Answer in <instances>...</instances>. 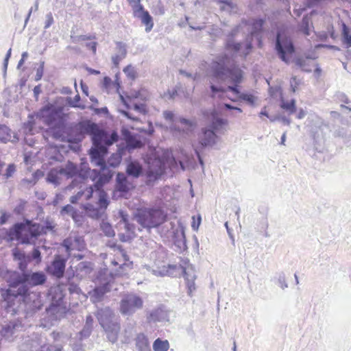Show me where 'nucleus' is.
Returning <instances> with one entry per match:
<instances>
[{
    "mask_svg": "<svg viewBox=\"0 0 351 351\" xmlns=\"http://www.w3.org/2000/svg\"><path fill=\"white\" fill-rule=\"evenodd\" d=\"M169 344L167 340H162L160 338L156 339L153 343L154 351H167L169 349Z\"/></svg>",
    "mask_w": 351,
    "mask_h": 351,
    "instance_id": "58836bf2",
    "label": "nucleus"
},
{
    "mask_svg": "<svg viewBox=\"0 0 351 351\" xmlns=\"http://www.w3.org/2000/svg\"><path fill=\"white\" fill-rule=\"evenodd\" d=\"M126 173L128 176L138 178L142 173L141 165L135 160L129 161L126 167Z\"/></svg>",
    "mask_w": 351,
    "mask_h": 351,
    "instance_id": "cd10ccee",
    "label": "nucleus"
},
{
    "mask_svg": "<svg viewBox=\"0 0 351 351\" xmlns=\"http://www.w3.org/2000/svg\"><path fill=\"white\" fill-rule=\"evenodd\" d=\"M21 327V324L19 321L12 320L3 325L1 328V335L7 338L12 337L19 328Z\"/></svg>",
    "mask_w": 351,
    "mask_h": 351,
    "instance_id": "5701e85b",
    "label": "nucleus"
},
{
    "mask_svg": "<svg viewBox=\"0 0 351 351\" xmlns=\"http://www.w3.org/2000/svg\"><path fill=\"white\" fill-rule=\"evenodd\" d=\"M143 306V298L134 293L124 294L120 301V312L123 315L131 316Z\"/></svg>",
    "mask_w": 351,
    "mask_h": 351,
    "instance_id": "6e6552de",
    "label": "nucleus"
},
{
    "mask_svg": "<svg viewBox=\"0 0 351 351\" xmlns=\"http://www.w3.org/2000/svg\"><path fill=\"white\" fill-rule=\"evenodd\" d=\"M117 49L118 50V53L121 57H126L128 51L126 48V45L122 42H117Z\"/></svg>",
    "mask_w": 351,
    "mask_h": 351,
    "instance_id": "4d7b16f0",
    "label": "nucleus"
},
{
    "mask_svg": "<svg viewBox=\"0 0 351 351\" xmlns=\"http://www.w3.org/2000/svg\"><path fill=\"white\" fill-rule=\"evenodd\" d=\"M116 190L122 193H127L130 191L129 182L123 173H118L116 176Z\"/></svg>",
    "mask_w": 351,
    "mask_h": 351,
    "instance_id": "393cba45",
    "label": "nucleus"
},
{
    "mask_svg": "<svg viewBox=\"0 0 351 351\" xmlns=\"http://www.w3.org/2000/svg\"><path fill=\"white\" fill-rule=\"evenodd\" d=\"M93 269V263L90 261H82L75 267L76 276L83 278L90 274Z\"/></svg>",
    "mask_w": 351,
    "mask_h": 351,
    "instance_id": "b1692460",
    "label": "nucleus"
},
{
    "mask_svg": "<svg viewBox=\"0 0 351 351\" xmlns=\"http://www.w3.org/2000/svg\"><path fill=\"white\" fill-rule=\"evenodd\" d=\"M100 228L106 237H113L115 235L114 230L110 223L103 221L100 224Z\"/></svg>",
    "mask_w": 351,
    "mask_h": 351,
    "instance_id": "c03bdc74",
    "label": "nucleus"
},
{
    "mask_svg": "<svg viewBox=\"0 0 351 351\" xmlns=\"http://www.w3.org/2000/svg\"><path fill=\"white\" fill-rule=\"evenodd\" d=\"M71 218L77 225H82L83 223V215L78 210L76 211V214H74Z\"/></svg>",
    "mask_w": 351,
    "mask_h": 351,
    "instance_id": "774afa93",
    "label": "nucleus"
},
{
    "mask_svg": "<svg viewBox=\"0 0 351 351\" xmlns=\"http://www.w3.org/2000/svg\"><path fill=\"white\" fill-rule=\"evenodd\" d=\"M122 156L119 153L112 154L106 162L108 167L116 168L121 163Z\"/></svg>",
    "mask_w": 351,
    "mask_h": 351,
    "instance_id": "79ce46f5",
    "label": "nucleus"
},
{
    "mask_svg": "<svg viewBox=\"0 0 351 351\" xmlns=\"http://www.w3.org/2000/svg\"><path fill=\"white\" fill-rule=\"evenodd\" d=\"M219 3L223 5L221 7L222 10H226V7L229 10L234 8V4L230 0H219Z\"/></svg>",
    "mask_w": 351,
    "mask_h": 351,
    "instance_id": "338daca9",
    "label": "nucleus"
},
{
    "mask_svg": "<svg viewBox=\"0 0 351 351\" xmlns=\"http://www.w3.org/2000/svg\"><path fill=\"white\" fill-rule=\"evenodd\" d=\"M44 66H45V62L44 61L40 62L39 66L36 69V74L35 76L36 81H39L42 79V77H43V73H44Z\"/></svg>",
    "mask_w": 351,
    "mask_h": 351,
    "instance_id": "e2e57ef3",
    "label": "nucleus"
},
{
    "mask_svg": "<svg viewBox=\"0 0 351 351\" xmlns=\"http://www.w3.org/2000/svg\"><path fill=\"white\" fill-rule=\"evenodd\" d=\"M228 122L226 119L219 117L215 110L211 113V120L207 125L208 128L214 130L217 133L224 125H228Z\"/></svg>",
    "mask_w": 351,
    "mask_h": 351,
    "instance_id": "aec40b11",
    "label": "nucleus"
},
{
    "mask_svg": "<svg viewBox=\"0 0 351 351\" xmlns=\"http://www.w3.org/2000/svg\"><path fill=\"white\" fill-rule=\"evenodd\" d=\"M10 288L3 291L1 297L5 303L4 307L6 311L14 315L19 311L18 308L21 303L25 302L27 297H23L19 293V287L16 291L12 290Z\"/></svg>",
    "mask_w": 351,
    "mask_h": 351,
    "instance_id": "1a4fd4ad",
    "label": "nucleus"
},
{
    "mask_svg": "<svg viewBox=\"0 0 351 351\" xmlns=\"http://www.w3.org/2000/svg\"><path fill=\"white\" fill-rule=\"evenodd\" d=\"M101 130L97 123L86 119L65 125L60 131L63 141L80 143L86 135L90 136L92 139L93 135Z\"/></svg>",
    "mask_w": 351,
    "mask_h": 351,
    "instance_id": "20e7f679",
    "label": "nucleus"
},
{
    "mask_svg": "<svg viewBox=\"0 0 351 351\" xmlns=\"http://www.w3.org/2000/svg\"><path fill=\"white\" fill-rule=\"evenodd\" d=\"M239 99L242 100V101H245L250 105H254V104L255 103L254 96L252 95V94H249V93H243V94L241 95Z\"/></svg>",
    "mask_w": 351,
    "mask_h": 351,
    "instance_id": "13d9d810",
    "label": "nucleus"
},
{
    "mask_svg": "<svg viewBox=\"0 0 351 351\" xmlns=\"http://www.w3.org/2000/svg\"><path fill=\"white\" fill-rule=\"evenodd\" d=\"M113 315L112 311L109 307L105 308H100L97 311V319L99 322V318L106 319L108 321H112Z\"/></svg>",
    "mask_w": 351,
    "mask_h": 351,
    "instance_id": "a18cd8bd",
    "label": "nucleus"
},
{
    "mask_svg": "<svg viewBox=\"0 0 351 351\" xmlns=\"http://www.w3.org/2000/svg\"><path fill=\"white\" fill-rule=\"evenodd\" d=\"M123 72L125 73V74L126 75V76L128 78H130L132 80H134L136 78V76H137L136 71L131 64L126 66L123 69Z\"/></svg>",
    "mask_w": 351,
    "mask_h": 351,
    "instance_id": "603ef678",
    "label": "nucleus"
},
{
    "mask_svg": "<svg viewBox=\"0 0 351 351\" xmlns=\"http://www.w3.org/2000/svg\"><path fill=\"white\" fill-rule=\"evenodd\" d=\"M117 140L116 136H109L104 130L95 134L91 139L93 145L88 151L91 163L95 167L107 164L105 160L109 147Z\"/></svg>",
    "mask_w": 351,
    "mask_h": 351,
    "instance_id": "39448f33",
    "label": "nucleus"
},
{
    "mask_svg": "<svg viewBox=\"0 0 351 351\" xmlns=\"http://www.w3.org/2000/svg\"><path fill=\"white\" fill-rule=\"evenodd\" d=\"M11 138V130L5 124L0 123V142L5 143Z\"/></svg>",
    "mask_w": 351,
    "mask_h": 351,
    "instance_id": "4c0bfd02",
    "label": "nucleus"
},
{
    "mask_svg": "<svg viewBox=\"0 0 351 351\" xmlns=\"http://www.w3.org/2000/svg\"><path fill=\"white\" fill-rule=\"evenodd\" d=\"M66 261L67 259L63 256L55 255L51 264L46 268L47 272L57 279L62 278L65 273Z\"/></svg>",
    "mask_w": 351,
    "mask_h": 351,
    "instance_id": "f8f14e48",
    "label": "nucleus"
},
{
    "mask_svg": "<svg viewBox=\"0 0 351 351\" xmlns=\"http://www.w3.org/2000/svg\"><path fill=\"white\" fill-rule=\"evenodd\" d=\"M168 314L162 306L149 312L147 318L149 322H162L167 319Z\"/></svg>",
    "mask_w": 351,
    "mask_h": 351,
    "instance_id": "4be33fe9",
    "label": "nucleus"
},
{
    "mask_svg": "<svg viewBox=\"0 0 351 351\" xmlns=\"http://www.w3.org/2000/svg\"><path fill=\"white\" fill-rule=\"evenodd\" d=\"M310 22L311 17L306 14L302 17V21L299 25L300 31L306 36L310 35Z\"/></svg>",
    "mask_w": 351,
    "mask_h": 351,
    "instance_id": "e433bc0d",
    "label": "nucleus"
},
{
    "mask_svg": "<svg viewBox=\"0 0 351 351\" xmlns=\"http://www.w3.org/2000/svg\"><path fill=\"white\" fill-rule=\"evenodd\" d=\"M86 210L89 213L90 217L95 218V219H99L101 217V213L99 210L95 208L93 206L90 204H88L86 208Z\"/></svg>",
    "mask_w": 351,
    "mask_h": 351,
    "instance_id": "5fc2aeb1",
    "label": "nucleus"
},
{
    "mask_svg": "<svg viewBox=\"0 0 351 351\" xmlns=\"http://www.w3.org/2000/svg\"><path fill=\"white\" fill-rule=\"evenodd\" d=\"M99 324L104 328L110 341L114 343L117 340L120 330V325L115 322L108 321L106 319L99 318Z\"/></svg>",
    "mask_w": 351,
    "mask_h": 351,
    "instance_id": "2eb2a0df",
    "label": "nucleus"
},
{
    "mask_svg": "<svg viewBox=\"0 0 351 351\" xmlns=\"http://www.w3.org/2000/svg\"><path fill=\"white\" fill-rule=\"evenodd\" d=\"M245 23L252 26V30L248 35L250 37L253 38V36L263 34L264 32V25L265 23V20L264 19H252L251 22L245 21Z\"/></svg>",
    "mask_w": 351,
    "mask_h": 351,
    "instance_id": "6ab92c4d",
    "label": "nucleus"
},
{
    "mask_svg": "<svg viewBox=\"0 0 351 351\" xmlns=\"http://www.w3.org/2000/svg\"><path fill=\"white\" fill-rule=\"evenodd\" d=\"M210 93L209 97L212 99H215L218 97L219 99H222L223 95L226 93V89L220 85H216L213 82H210L209 84Z\"/></svg>",
    "mask_w": 351,
    "mask_h": 351,
    "instance_id": "7c9ffc66",
    "label": "nucleus"
},
{
    "mask_svg": "<svg viewBox=\"0 0 351 351\" xmlns=\"http://www.w3.org/2000/svg\"><path fill=\"white\" fill-rule=\"evenodd\" d=\"M27 201L23 199L19 200L18 204L14 208V213L16 215H21L25 210Z\"/></svg>",
    "mask_w": 351,
    "mask_h": 351,
    "instance_id": "6e6d98bb",
    "label": "nucleus"
},
{
    "mask_svg": "<svg viewBox=\"0 0 351 351\" xmlns=\"http://www.w3.org/2000/svg\"><path fill=\"white\" fill-rule=\"evenodd\" d=\"M5 235L10 241H16L21 244L32 245L40 235V224L25 219L14 223L6 231Z\"/></svg>",
    "mask_w": 351,
    "mask_h": 351,
    "instance_id": "7ed1b4c3",
    "label": "nucleus"
},
{
    "mask_svg": "<svg viewBox=\"0 0 351 351\" xmlns=\"http://www.w3.org/2000/svg\"><path fill=\"white\" fill-rule=\"evenodd\" d=\"M314 59H315V57L308 54L306 55L304 58L302 56H297L294 58L293 61L296 66L300 67L303 71L311 73L312 71V69L310 64V60Z\"/></svg>",
    "mask_w": 351,
    "mask_h": 351,
    "instance_id": "412c9836",
    "label": "nucleus"
},
{
    "mask_svg": "<svg viewBox=\"0 0 351 351\" xmlns=\"http://www.w3.org/2000/svg\"><path fill=\"white\" fill-rule=\"evenodd\" d=\"M55 228V226L53 221L46 219L44 221V224L43 226L40 225V232L41 234H46L48 231H53Z\"/></svg>",
    "mask_w": 351,
    "mask_h": 351,
    "instance_id": "de8ad7c7",
    "label": "nucleus"
},
{
    "mask_svg": "<svg viewBox=\"0 0 351 351\" xmlns=\"http://www.w3.org/2000/svg\"><path fill=\"white\" fill-rule=\"evenodd\" d=\"M218 138L217 134L214 130L207 126L202 128L201 134L198 137V143L200 149L203 150L207 147L214 146L217 143Z\"/></svg>",
    "mask_w": 351,
    "mask_h": 351,
    "instance_id": "4468645a",
    "label": "nucleus"
},
{
    "mask_svg": "<svg viewBox=\"0 0 351 351\" xmlns=\"http://www.w3.org/2000/svg\"><path fill=\"white\" fill-rule=\"evenodd\" d=\"M12 256L14 261L17 262V267L21 272L27 270V266L29 262L27 254L18 247L12 250Z\"/></svg>",
    "mask_w": 351,
    "mask_h": 351,
    "instance_id": "a211bd4d",
    "label": "nucleus"
},
{
    "mask_svg": "<svg viewBox=\"0 0 351 351\" xmlns=\"http://www.w3.org/2000/svg\"><path fill=\"white\" fill-rule=\"evenodd\" d=\"M277 279L276 284L282 289H285L288 287V284L286 280V276L285 274L283 271L279 272L276 274V277L275 278Z\"/></svg>",
    "mask_w": 351,
    "mask_h": 351,
    "instance_id": "49530a36",
    "label": "nucleus"
},
{
    "mask_svg": "<svg viewBox=\"0 0 351 351\" xmlns=\"http://www.w3.org/2000/svg\"><path fill=\"white\" fill-rule=\"evenodd\" d=\"M135 220L144 228H158L167 221V214L158 207L141 208L134 215Z\"/></svg>",
    "mask_w": 351,
    "mask_h": 351,
    "instance_id": "423d86ee",
    "label": "nucleus"
},
{
    "mask_svg": "<svg viewBox=\"0 0 351 351\" xmlns=\"http://www.w3.org/2000/svg\"><path fill=\"white\" fill-rule=\"evenodd\" d=\"M15 171H16L15 165L13 163L9 164L5 170L4 176L5 177L6 179H8L12 176V175L15 172Z\"/></svg>",
    "mask_w": 351,
    "mask_h": 351,
    "instance_id": "0e129e2a",
    "label": "nucleus"
},
{
    "mask_svg": "<svg viewBox=\"0 0 351 351\" xmlns=\"http://www.w3.org/2000/svg\"><path fill=\"white\" fill-rule=\"evenodd\" d=\"M211 78L218 82H225L229 80L232 85L227 86L228 90L237 95L238 98L243 94L240 91L239 84L243 79V71L234 63L232 62L228 54H222L213 60L210 64Z\"/></svg>",
    "mask_w": 351,
    "mask_h": 351,
    "instance_id": "f257e3e1",
    "label": "nucleus"
},
{
    "mask_svg": "<svg viewBox=\"0 0 351 351\" xmlns=\"http://www.w3.org/2000/svg\"><path fill=\"white\" fill-rule=\"evenodd\" d=\"M133 11L134 16L140 19L141 23L145 25V32H149L154 27V21L149 12L145 10L143 5H135Z\"/></svg>",
    "mask_w": 351,
    "mask_h": 351,
    "instance_id": "dca6fc26",
    "label": "nucleus"
},
{
    "mask_svg": "<svg viewBox=\"0 0 351 351\" xmlns=\"http://www.w3.org/2000/svg\"><path fill=\"white\" fill-rule=\"evenodd\" d=\"M136 346L139 351H151L149 339L143 333H140L136 338Z\"/></svg>",
    "mask_w": 351,
    "mask_h": 351,
    "instance_id": "2f4dec72",
    "label": "nucleus"
},
{
    "mask_svg": "<svg viewBox=\"0 0 351 351\" xmlns=\"http://www.w3.org/2000/svg\"><path fill=\"white\" fill-rule=\"evenodd\" d=\"M253 38L250 37V36H247L246 38V43L245 45L244 50L242 51V56L244 58H246L252 51V49L253 48Z\"/></svg>",
    "mask_w": 351,
    "mask_h": 351,
    "instance_id": "09e8293b",
    "label": "nucleus"
},
{
    "mask_svg": "<svg viewBox=\"0 0 351 351\" xmlns=\"http://www.w3.org/2000/svg\"><path fill=\"white\" fill-rule=\"evenodd\" d=\"M274 50L278 58L287 64L295 52V47L291 38L282 30H278L274 40Z\"/></svg>",
    "mask_w": 351,
    "mask_h": 351,
    "instance_id": "0eeeda50",
    "label": "nucleus"
},
{
    "mask_svg": "<svg viewBox=\"0 0 351 351\" xmlns=\"http://www.w3.org/2000/svg\"><path fill=\"white\" fill-rule=\"evenodd\" d=\"M166 164L161 158L154 159L148 166L146 176L149 181H156L165 173Z\"/></svg>",
    "mask_w": 351,
    "mask_h": 351,
    "instance_id": "ddd939ff",
    "label": "nucleus"
},
{
    "mask_svg": "<svg viewBox=\"0 0 351 351\" xmlns=\"http://www.w3.org/2000/svg\"><path fill=\"white\" fill-rule=\"evenodd\" d=\"M60 167L51 169L47 173V181L56 185L60 184Z\"/></svg>",
    "mask_w": 351,
    "mask_h": 351,
    "instance_id": "c9c22d12",
    "label": "nucleus"
},
{
    "mask_svg": "<svg viewBox=\"0 0 351 351\" xmlns=\"http://www.w3.org/2000/svg\"><path fill=\"white\" fill-rule=\"evenodd\" d=\"M110 291V281L104 282L101 285L95 287L92 291L88 292L90 301L97 304L101 302L104 295Z\"/></svg>",
    "mask_w": 351,
    "mask_h": 351,
    "instance_id": "f3484780",
    "label": "nucleus"
},
{
    "mask_svg": "<svg viewBox=\"0 0 351 351\" xmlns=\"http://www.w3.org/2000/svg\"><path fill=\"white\" fill-rule=\"evenodd\" d=\"M42 114L45 113V114H43V117L45 118V123L51 126L55 123L56 120V113L52 110L51 106H45L43 107L40 110Z\"/></svg>",
    "mask_w": 351,
    "mask_h": 351,
    "instance_id": "c85d7f7f",
    "label": "nucleus"
},
{
    "mask_svg": "<svg viewBox=\"0 0 351 351\" xmlns=\"http://www.w3.org/2000/svg\"><path fill=\"white\" fill-rule=\"evenodd\" d=\"M77 210L76 208H75L73 206H71V204H66V205L64 206L63 207H62L60 213L61 215H67L72 217V216L74 214H76Z\"/></svg>",
    "mask_w": 351,
    "mask_h": 351,
    "instance_id": "8fccbe9b",
    "label": "nucleus"
},
{
    "mask_svg": "<svg viewBox=\"0 0 351 351\" xmlns=\"http://www.w3.org/2000/svg\"><path fill=\"white\" fill-rule=\"evenodd\" d=\"M173 243L180 250L187 249L186 236L183 230L173 232Z\"/></svg>",
    "mask_w": 351,
    "mask_h": 351,
    "instance_id": "c756f323",
    "label": "nucleus"
},
{
    "mask_svg": "<svg viewBox=\"0 0 351 351\" xmlns=\"http://www.w3.org/2000/svg\"><path fill=\"white\" fill-rule=\"evenodd\" d=\"M90 168L86 163H81L79 167L76 164L69 161L65 167H60V175H64L67 178L77 177L82 180L86 179L90 174Z\"/></svg>",
    "mask_w": 351,
    "mask_h": 351,
    "instance_id": "9b49d317",
    "label": "nucleus"
},
{
    "mask_svg": "<svg viewBox=\"0 0 351 351\" xmlns=\"http://www.w3.org/2000/svg\"><path fill=\"white\" fill-rule=\"evenodd\" d=\"M133 109L141 114H146L147 110H146V106L144 104H134L133 105Z\"/></svg>",
    "mask_w": 351,
    "mask_h": 351,
    "instance_id": "69168bd1",
    "label": "nucleus"
},
{
    "mask_svg": "<svg viewBox=\"0 0 351 351\" xmlns=\"http://www.w3.org/2000/svg\"><path fill=\"white\" fill-rule=\"evenodd\" d=\"M342 42L346 45V48H349L351 47V34L350 32L349 28L343 25L342 28Z\"/></svg>",
    "mask_w": 351,
    "mask_h": 351,
    "instance_id": "37998d69",
    "label": "nucleus"
},
{
    "mask_svg": "<svg viewBox=\"0 0 351 351\" xmlns=\"http://www.w3.org/2000/svg\"><path fill=\"white\" fill-rule=\"evenodd\" d=\"M280 106L282 109L287 112L289 114H293L297 110L296 101L294 99H292L290 101H286L284 99H281Z\"/></svg>",
    "mask_w": 351,
    "mask_h": 351,
    "instance_id": "f704fd0d",
    "label": "nucleus"
},
{
    "mask_svg": "<svg viewBox=\"0 0 351 351\" xmlns=\"http://www.w3.org/2000/svg\"><path fill=\"white\" fill-rule=\"evenodd\" d=\"M242 45L243 43L241 42H237L235 40H231L230 38H226L224 40V47L232 56L239 53L242 48Z\"/></svg>",
    "mask_w": 351,
    "mask_h": 351,
    "instance_id": "bb28decb",
    "label": "nucleus"
},
{
    "mask_svg": "<svg viewBox=\"0 0 351 351\" xmlns=\"http://www.w3.org/2000/svg\"><path fill=\"white\" fill-rule=\"evenodd\" d=\"M169 270H178L183 277L185 280H191V278H196V276L194 274V271L192 267L186 268L181 265H169Z\"/></svg>",
    "mask_w": 351,
    "mask_h": 351,
    "instance_id": "a878e982",
    "label": "nucleus"
},
{
    "mask_svg": "<svg viewBox=\"0 0 351 351\" xmlns=\"http://www.w3.org/2000/svg\"><path fill=\"white\" fill-rule=\"evenodd\" d=\"M99 167V169H93L90 175V179L94 182L93 187L96 191L101 190L104 186L112 179L114 176V171L108 167L107 164Z\"/></svg>",
    "mask_w": 351,
    "mask_h": 351,
    "instance_id": "9d476101",
    "label": "nucleus"
},
{
    "mask_svg": "<svg viewBox=\"0 0 351 351\" xmlns=\"http://www.w3.org/2000/svg\"><path fill=\"white\" fill-rule=\"evenodd\" d=\"M61 345L44 344L40 347L39 351H62Z\"/></svg>",
    "mask_w": 351,
    "mask_h": 351,
    "instance_id": "3c124183",
    "label": "nucleus"
},
{
    "mask_svg": "<svg viewBox=\"0 0 351 351\" xmlns=\"http://www.w3.org/2000/svg\"><path fill=\"white\" fill-rule=\"evenodd\" d=\"M92 330H93L92 328L84 326V327L82 329V330L80 332H79V333H78L79 341H82L84 339H87L88 337H89L90 334H91V332H92Z\"/></svg>",
    "mask_w": 351,
    "mask_h": 351,
    "instance_id": "864d4df0",
    "label": "nucleus"
},
{
    "mask_svg": "<svg viewBox=\"0 0 351 351\" xmlns=\"http://www.w3.org/2000/svg\"><path fill=\"white\" fill-rule=\"evenodd\" d=\"M80 99V95L79 94H77L73 98L69 97H66V103L70 107L79 108L82 110H84L86 108V106L84 105H81L79 104Z\"/></svg>",
    "mask_w": 351,
    "mask_h": 351,
    "instance_id": "a19ab883",
    "label": "nucleus"
},
{
    "mask_svg": "<svg viewBox=\"0 0 351 351\" xmlns=\"http://www.w3.org/2000/svg\"><path fill=\"white\" fill-rule=\"evenodd\" d=\"M240 29H241V26L239 25H236L235 27H234L231 29L230 32H229L226 34V38H230L231 40H235V37L237 36V35L239 32Z\"/></svg>",
    "mask_w": 351,
    "mask_h": 351,
    "instance_id": "680f3d73",
    "label": "nucleus"
},
{
    "mask_svg": "<svg viewBox=\"0 0 351 351\" xmlns=\"http://www.w3.org/2000/svg\"><path fill=\"white\" fill-rule=\"evenodd\" d=\"M29 258V262H35V264H39L42 261L41 252L38 247H34L32 251L27 254Z\"/></svg>",
    "mask_w": 351,
    "mask_h": 351,
    "instance_id": "ea45409f",
    "label": "nucleus"
},
{
    "mask_svg": "<svg viewBox=\"0 0 351 351\" xmlns=\"http://www.w3.org/2000/svg\"><path fill=\"white\" fill-rule=\"evenodd\" d=\"M68 291L71 294L80 295L82 293L80 287L77 284L73 282L69 283L68 285Z\"/></svg>",
    "mask_w": 351,
    "mask_h": 351,
    "instance_id": "bf43d9fd",
    "label": "nucleus"
},
{
    "mask_svg": "<svg viewBox=\"0 0 351 351\" xmlns=\"http://www.w3.org/2000/svg\"><path fill=\"white\" fill-rule=\"evenodd\" d=\"M60 300L56 302H51L50 305L46 308L47 313L49 316H53L55 319H57L61 314L62 306L60 305Z\"/></svg>",
    "mask_w": 351,
    "mask_h": 351,
    "instance_id": "72a5a7b5",
    "label": "nucleus"
},
{
    "mask_svg": "<svg viewBox=\"0 0 351 351\" xmlns=\"http://www.w3.org/2000/svg\"><path fill=\"white\" fill-rule=\"evenodd\" d=\"M11 54H12V49L10 48L5 54V58L3 60V75L4 76L6 75L8 66V62L11 57Z\"/></svg>",
    "mask_w": 351,
    "mask_h": 351,
    "instance_id": "052dcab7",
    "label": "nucleus"
},
{
    "mask_svg": "<svg viewBox=\"0 0 351 351\" xmlns=\"http://www.w3.org/2000/svg\"><path fill=\"white\" fill-rule=\"evenodd\" d=\"M177 120L184 126L182 128L183 133L189 134L194 131L197 126V122L191 119H186L183 117H178Z\"/></svg>",
    "mask_w": 351,
    "mask_h": 351,
    "instance_id": "473e14b6",
    "label": "nucleus"
},
{
    "mask_svg": "<svg viewBox=\"0 0 351 351\" xmlns=\"http://www.w3.org/2000/svg\"><path fill=\"white\" fill-rule=\"evenodd\" d=\"M9 287H19V292L23 297H29L30 288L44 285L47 276L42 271L26 270L23 272L7 271L5 276Z\"/></svg>",
    "mask_w": 351,
    "mask_h": 351,
    "instance_id": "f03ea898",
    "label": "nucleus"
}]
</instances>
